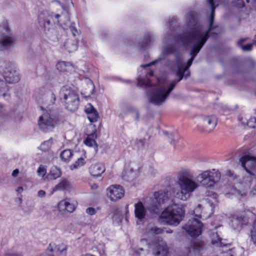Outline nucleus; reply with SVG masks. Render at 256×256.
I'll list each match as a JSON object with an SVG mask.
<instances>
[{"mask_svg":"<svg viewBox=\"0 0 256 256\" xmlns=\"http://www.w3.org/2000/svg\"><path fill=\"white\" fill-rule=\"evenodd\" d=\"M208 4L211 8V14L209 21V28L204 30L202 26L198 24L192 18V24H190V31L184 32L178 40H176V46L168 47L162 52L160 56L157 60L146 65H142V67H147L154 64L158 62L164 60L166 55L172 54L176 50L179 44H181L184 46H192L190 54L192 56V58L195 57L200 51L204 44L210 36V33L212 36L217 35L222 32V28L218 26L213 24L214 9L218 5V0H208Z\"/></svg>","mask_w":256,"mask_h":256,"instance_id":"obj_1","label":"nucleus"},{"mask_svg":"<svg viewBox=\"0 0 256 256\" xmlns=\"http://www.w3.org/2000/svg\"><path fill=\"white\" fill-rule=\"evenodd\" d=\"M176 184L180 188V192L177 193V196L182 200H188L192 193L199 186L198 184L194 180L193 173L188 170L180 172L177 176Z\"/></svg>","mask_w":256,"mask_h":256,"instance_id":"obj_2","label":"nucleus"},{"mask_svg":"<svg viewBox=\"0 0 256 256\" xmlns=\"http://www.w3.org/2000/svg\"><path fill=\"white\" fill-rule=\"evenodd\" d=\"M184 216V208L181 206L174 204L164 210L159 216L158 220L161 223L168 225H178Z\"/></svg>","mask_w":256,"mask_h":256,"instance_id":"obj_3","label":"nucleus"},{"mask_svg":"<svg viewBox=\"0 0 256 256\" xmlns=\"http://www.w3.org/2000/svg\"><path fill=\"white\" fill-rule=\"evenodd\" d=\"M176 85V82H172L168 86L154 88L149 94V102L157 106L163 104L166 102Z\"/></svg>","mask_w":256,"mask_h":256,"instance_id":"obj_4","label":"nucleus"},{"mask_svg":"<svg viewBox=\"0 0 256 256\" xmlns=\"http://www.w3.org/2000/svg\"><path fill=\"white\" fill-rule=\"evenodd\" d=\"M60 99L66 104V108L70 111H74L78 108L79 98L78 94L70 87L64 86L61 89Z\"/></svg>","mask_w":256,"mask_h":256,"instance_id":"obj_5","label":"nucleus"},{"mask_svg":"<svg viewBox=\"0 0 256 256\" xmlns=\"http://www.w3.org/2000/svg\"><path fill=\"white\" fill-rule=\"evenodd\" d=\"M220 178V173L214 169L202 171L198 176V182L202 186L206 188L214 186Z\"/></svg>","mask_w":256,"mask_h":256,"instance_id":"obj_6","label":"nucleus"},{"mask_svg":"<svg viewBox=\"0 0 256 256\" xmlns=\"http://www.w3.org/2000/svg\"><path fill=\"white\" fill-rule=\"evenodd\" d=\"M54 18L56 20V22L60 26H62L64 28H66L69 24L70 16L68 13H64L62 14H56L53 12L49 14L48 17L44 21V28L45 31L49 32L52 29L54 26V22H51Z\"/></svg>","mask_w":256,"mask_h":256,"instance_id":"obj_7","label":"nucleus"},{"mask_svg":"<svg viewBox=\"0 0 256 256\" xmlns=\"http://www.w3.org/2000/svg\"><path fill=\"white\" fill-rule=\"evenodd\" d=\"M198 128L206 132H212L217 124V118L214 115L200 116L196 121Z\"/></svg>","mask_w":256,"mask_h":256,"instance_id":"obj_8","label":"nucleus"},{"mask_svg":"<svg viewBox=\"0 0 256 256\" xmlns=\"http://www.w3.org/2000/svg\"><path fill=\"white\" fill-rule=\"evenodd\" d=\"M168 192L166 190H160L154 194V198L152 200L148 208L156 213L159 210V207L164 204L168 199Z\"/></svg>","mask_w":256,"mask_h":256,"instance_id":"obj_9","label":"nucleus"},{"mask_svg":"<svg viewBox=\"0 0 256 256\" xmlns=\"http://www.w3.org/2000/svg\"><path fill=\"white\" fill-rule=\"evenodd\" d=\"M239 160L242 166L248 173L250 175H254V170L256 167V157L252 156L250 153H244L240 158Z\"/></svg>","mask_w":256,"mask_h":256,"instance_id":"obj_10","label":"nucleus"},{"mask_svg":"<svg viewBox=\"0 0 256 256\" xmlns=\"http://www.w3.org/2000/svg\"><path fill=\"white\" fill-rule=\"evenodd\" d=\"M16 38L10 33L8 27V24L4 22L0 26V42L5 47L12 46L14 41Z\"/></svg>","mask_w":256,"mask_h":256,"instance_id":"obj_11","label":"nucleus"},{"mask_svg":"<svg viewBox=\"0 0 256 256\" xmlns=\"http://www.w3.org/2000/svg\"><path fill=\"white\" fill-rule=\"evenodd\" d=\"M202 223L195 218L190 220L182 227L191 236H198L202 233Z\"/></svg>","mask_w":256,"mask_h":256,"instance_id":"obj_12","label":"nucleus"},{"mask_svg":"<svg viewBox=\"0 0 256 256\" xmlns=\"http://www.w3.org/2000/svg\"><path fill=\"white\" fill-rule=\"evenodd\" d=\"M38 124L40 129L46 132L52 131L54 127V119L48 113L44 114L39 118Z\"/></svg>","mask_w":256,"mask_h":256,"instance_id":"obj_13","label":"nucleus"},{"mask_svg":"<svg viewBox=\"0 0 256 256\" xmlns=\"http://www.w3.org/2000/svg\"><path fill=\"white\" fill-rule=\"evenodd\" d=\"M124 190L120 185H112L106 190V195L112 201H116L124 196Z\"/></svg>","mask_w":256,"mask_h":256,"instance_id":"obj_14","label":"nucleus"},{"mask_svg":"<svg viewBox=\"0 0 256 256\" xmlns=\"http://www.w3.org/2000/svg\"><path fill=\"white\" fill-rule=\"evenodd\" d=\"M169 248L163 240H158L154 244L152 254L154 256H167Z\"/></svg>","mask_w":256,"mask_h":256,"instance_id":"obj_15","label":"nucleus"},{"mask_svg":"<svg viewBox=\"0 0 256 256\" xmlns=\"http://www.w3.org/2000/svg\"><path fill=\"white\" fill-rule=\"evenodd\" d=\"M191 58L188 61L186 64H181L179 62H178V71L176 72V76L178 78V80L176 82V83L180 82L183 78L185 76L187 78L190 76V72L188 70V68L191 66L192 62L194 58H192V56L191 55ZM175 82H176L174 81Z\"/></svg>","mask_w":256,"mask_h":256,"instance_id":"obj_16","label":"nucleus"},{"mask_svg":"<svg viewBox=\"0 0 256 256\" xmlns=\"http://www.w3.org/2000/svg\"><path fill=\"white\" fill-rule=\"evenodd\" d=\"M142 169V166H136L134 164L132 166L126 170L122 175L124 180L127 182H131L138 177L140 175Z\"/></svg>","mask_w":256,"mask_h":256,"instance_id":"obj_17","label":"nucleus"},{"mask_svg":"<svg viewBox=\"0 0 256 256\" xmlns=\"http://www.w3.org/2000/svg\"><path fill=\"white\" fill-rule=\"evenodd\" d=\"M4 77L8 83H16L19 81L20 76L18 72L14 68L6 69L4 73Z\"/></svg>","mask_w":256,"mask_h":256,"instance_id":"obj_18","label":"nucleus"},{"mask_svg":"<svg viewBox=\"0 0 256 256\" xmlns=\"http://www.w3.org/2000/svg\"><path fill=\"white\" fill-rule=\"evenodd\" d=\"M249 222V218L246 216H240L232 220V224L234 228H238L242 225H246Z\"/></svg>","mask_w":256,"mask_h":256,"instance_id":"obj_19","label":"nucleus"},{"mask_svg":"<svg viewBox=\"0 0 256 256\" xmlns=\"http://www.w3.org/2000/svg\"><path fill=\"white\" fill-rule=\"evenodd\" d=\"M90 172L94 176H100L104 171L105 168L101 164H92L89 168Z\"/></svg>","mask_w":256,"mask_h":256,"instance_id":"obj_20","label":"nucleus"},{"mask_svg":"<svg viewBox=\"0 0 256 256\" xmlns=\"http://www.w3.org/2000/svg\"><path fill=\"white\" fill-rule=\"evenodd\" d=\"M135 216L138 220H143L146 214V209L142 202H138L134 204Z\"/></svg>","mask_w":256,"mask_h":256,"instance_id":"obj_21","label":"nucleus"},{"mask_svg":"<svg viewBox=\"0 0 256 256\" xmlns=\"http://www.w3.org/2000/svg\"><path fill=\"white\" fill-rule=\"evenodd\" d=\"M204 248V243L202 241L196 240L192 242L190 246L188 248V252H192L197 253L200 252Z\"/></svg>","mask_w":256,"mask_h":256,"instance_id":"obj_22","label":"nucleus"},{"mask_svg":"<svg viewBox=\"0 0 256 256\" xmlns=\"http://www.w3.org/2000/svg\"><path fill=\"white\" fill-rule=\"evenodd\" d=\"M58 208L60 210H64L70 213L75 210L74 205L66 200H61L58 204Z\"/></svg>","mask_w":256,"mask_h":256,"instance_id":"obj_23","label":"nucleus"},{"mask_svg":"<svg viewBox=\"0 0 256 256\" xmlns=\"http://www.w3.org/2000/svg\"><path fill=\"white\" fill-rule=\"evenodd\" d=\"M242 185L240 186V188L239 189H236L235 188H234L232 190V194L240 196V197H243L246 196V194L250 188V184L248 183L246 184L244 188H242Z\"/></svg>","mask_w":256,"mask_h":256,"instance_id":"obj_24","label":"nucleus"},{"mask_svg":"<svg viewBox=\"0 0 256 256\" xmlns=\"http://www.w3.org/2000/svg\"><path fill=\"white\" fill-rule=\"evenodd\" d=\"M56 68L62 72H68L72 70V65L68 62H60L56 64Z\"/></svg>","mask_w":256,"mask_h":256,"instance_id":"obj_25","label":"nucleus"},{"mask_svg":"<svg viewBox=\"0 0 256 256\" xmlns=\"http://www.w3.org/2000/svg\"><path fill=\"white\" fill-rule=\"evenodd\" d=\"M238 120L244 125H246L250 128H254L256 127V117L251 118L248 120L244 118L242 116H240Z\"/></svg>","mask_w":256,"mask_h":256,"instance_id":"obj_26","label":"nucleus"},{"mask_svg":"<svg viewBox=\"0 0 256 256\" xmlns=\"http://www.w3.org/2000/svg\"><path fill=\"white\" fill-rule=\"evenodd\" d=\"M64 46L70 52H73L78 48V42L76 40H68L65 42Z\"/></svg>","mask_w":256,"mask_h":256,"instance_id":"obj_27","label":"nucleus"},{"mask_svg":"<svg viewBox=\"0 0 256 256\" xmlns=\"http://www.w3.org/2000/svg\"><path fill=\"white\" fill-rule=\"evenodd\" d=\"M61 171L60 168L56 166H53L51 168L50 174L48 175L49 180H56L61 176Z\"/></svg>","mask_w":256,"mask_h":256,"instance_id":"obj_28","label":"nucleus"},{"mask_svg":"<svg viewBox=\"0 0 256 256\" xmlns=\"http://www.w3.org/2000/svg\"><path fill=\"white\" fill-rule=\"evenodd\" d=\"M70 188V184L66 180H62L59 184L55 186L53 189V191H57L60 190H64Z\"/></svg>","mask_w":256,"mask_h":256,"instance_id":"obj_29","label":"nucleus"},{"mask_svg":"<svg viewBox=\"0 0 256 256\" xmlns=\"http://www.w3.org/2000/svg\"><path fill=\"white\" fill-rule=\"evenodd\" d=\"M72 156V151L70 150H63L60 154V158L64 162H68Z\"/></svg>","mask_w":256,"mask_h":256,"instance_id":"obj_30","label":"nucleus"},{"mask_svg":"<svg viewBox=\"0 0 256 256\" xmlns=\"http://www.w3.org/2000/svg\"><path fill=\"white\" fill-rule=\"evenodd\" d=\"M250 240L256 246V220L253 223L252 228L250 230Z\"/></svg>","mask_w":256,"mask_h":256,"instance_id":"obj_31","label":"nucleus"},{"mask_svg":"<svg viewBox=\"0 0 256 256\" xmlns=\"http://www.w3.org/2000/svg\"><path fill=\"white\" fill-rule=\"evenodd\" d=\"M92 137H96V135L95 133L92 134L88 136L86 140H84V144L88 146H93L96 145V142L93 138H92L90 136Z\"/></svg>","mask_w":256,"mask_h":256,"instance_id":"obj_32","label":"nucleus"},{"mask_svg":"<svg viewBox=\"0 0 256 256\" xmlns=\"http://www.w3.org/2000/svg\"><path fill=\"white\" fill-rule=\"evenodd\" d=\"M145 142V138H136L134 141V146L138 150L142 149L144 147Z\"/></svg>","mask_w":256,"mask_h":256,"instance_id":"obj_33","label":"nucleus"},{"mask_svg":"<svg viewBox=\"0 0 256 256\" xmlns=\"http://www.w3.org/2000/svg\"><path fill=\"white\" fill-rule=\"evenodd\" d=\"M153 41L152 38L149 34H148L145 35L144 40L142 42H140V44L142 47H144L150 45Z\"/></svg>","mask_w":256,"mask_h":256,"instance_id":"obj_34","label":"nucleus"},{"mask_svg":"<svg viewBox=\"0 0 256 256\" xmlns=\"http://www.w3.org/2000/svg\"><path fill=\"white\" fill-rule=\"evenodd\" d=\"M99 115L96 110L88 114V118L91 122H94L98 120Z\"/></svg>","mask_w":256,"mask_h":256,"instance_id":"obj_35","label":"nucleus"},{"mask_svg":"<svg viewBox=\"0 0 256 256\" xmlns=\"http://www.w3.org/2000/svg\"><path fill=\"white\" fill-rule=\"evenodd\" d=\"M214 237L215 236L216 238V240L212 239V242L213 244L216 245V246H220V247L224 246H227L226 244H225L224 242H222V238H219L218 236L217 235V234H216L215 236L214 235Z\"/></svg>","mask_w":256,"mask_h":256,"instance_id":"obj_36","label":"nucleus"},{"mask_svg":"<svg viewBox=\"0 0 256 256\" xmlns=\"http://www.w3.org/2000/svg\"><path fill=\"white\" fill-rule=\"evenodd\" d=\"M163 230L157 226H152L148 230V234H158L162 232Z\"/></svg>","mask_w":256,"mask_h":256,"instance_id":"obj_37","label":"nucleus"},{"mask_svg":"<svg viewBox=\"0 0 256 256\" xmlns=\"http://www.w3.org/2000/svg\"><path fill=\"white\" fill-rule=\"evenodd\" d=\"M52 144L50 140L48 141L44 142L40 146V148L43 151H46L48 150Z\"/></svg>","mask_w":256,"mask_h":256,"instance_id":"obj_38","label":"nucleus"},{"mask_svg":"<svg viewBox=\"0 0 256 256\" xmlns=\"http://www.w3.org/2000/svg\"><path fill=\"white\" fill-rule=\"evenodd\" d=\"M84 163V160L83 158H80L74 164L71 166V169L72 170V166H74V168H76L78 166H82Z\"/></svg>","mask_w":256,"mask_h":256,"instance_id":"obj_39","label":"nucleus"},{"mask_svg":"<svg viewBox=\"0 0 256 256\" xmlns=\"http://www.w3.org/2000/svg\"><path fill=\"white\" fill-rule=\"evenodd\" d=\"M70 22H69V24H68V26L66 27L68 28V27H70V30L72 32L73 36H76L77 34H78V31L76 30V26H74V24H72L70 26H69Z\"/></svg>","mask_w":256,"mask_h":256,"instance_id":"obj_40","label":"nucleus"},{"mask_svg":"<svg viewBox=\"0 0 256 256\" xmlns=\"http://www.w3.org/2000/svg\"><path fill=\"white\" fill-rule=\"evenodd\" d=\"M138 84L140 86L145 85L146 86H152V84L150 80H148L147 82L145 83L142 78H138Z\"/></svg>","mask_w":256,"mask_h":256,"instance_id":"obj_41","label":"nucleus"},{"mask_svg":"<svg viewBox=\"0 0 256 256\" xmlns=\"http://www.w3.org/2000/svg\"><path fill=\"white\" fill-rule=\"evenodd\" d=\"M169 137L170 138L171 140L170 143L172 144H174L178 142L179 140V136L177 135H174L172 134H170Z\"/></svg>","mask_w":256,"mask_h":256,"instance_id":"obj_42","label":"nucleus"},{"mask_svg":"<svg viewBox=\"0 0 256 256\" xmlns=\"http://www.w3.org/2000/svg\"><path fill=\"white\" fill-rule=\"evenodd\" d=\"M233 5L236 7L240 8L244 6V2L242 0H236L233 2Z\"/></svg>","mask_w":256,"mask_h":256,"instance_id":"obj_43","label":"nucleus"},{"mask_svg":"<svg viewBox=\"0 0 256 256\" xmlns=\"http://www.w3.org/2000/svg\"><path fill=\"white\" fill-rule=\"evenodd\" d=\"M37 172L39 176H44L46 174V169L43 166H40Z\"/></svg>","mask_w":256,"mask_h":256,"instance_id":"obj_44","label":"nucleus"},{"mask_svg":"<svg viewBox=\"0 0 256 256\" xmlns=\"http://www.w3.org/2000/svg\"><path fill=\"white\" fill-rule=\"evenodd\" d=\"M86 112L87 114H90L91 112H93L96 111V110L94 108V107L90 104H88L86 106Z\"/></svg>","mask_w":256,"mask_h":256,"instance_id":"obj_45","label":"nucleus"},{"mask_svg":"<svg viewBox=\"0 0 256 256\" xmlns=\"http://www.w3.org/2000/svg\"><path fill=\"white\" fill-rule=\"evenodd\" d=\"M252 44H249L244 46H240V47L244 51H250L252 49Z\"/></svg>","mask_w":256,"mask_h":256,"instance_id":"obj_46","label":"nucleus"},{"mask_svg":"<svg viewBox=\"0 0 256 256\" xmlns=\"http://www.w3.org/2000/svg\"><path fill=\"white\" fill-rule=\"evenodd\" d=\"M86 212L90 215H94L96 214V210L93 208H88L86 210Z\"/></svg>","mask_w":256,"mask_h":256,"instance_id":"obj_47","label":"nucleus"},{"mask_svg":"<svg viewBox=\"0 0 256 256\" xmlns=\"http://www.w3.org/2000/svg\"><path fill=\"white\" fill-rule=\"evenodd\" d=\"M46 194V192L44 190H40L38 192V196L40 197H44Z\"/></svg>","mask_w":256,"mask_h":256,"instance_id":"obj_48","label":"nucleus"},{"mask_svg":"<svg viewBox=\"0 0 256 256\" xmlns=\"http://www.w3.org/2000/svg\"><path fill=\"white\" fill-rule=\"evenodd\" d=\"M19 173V170L18 169L14 170L12 172V176L14 177H16Z\"/></svg>","mask_w":256,"mask_h":256,"instance_id":"obj_49","label":"nucleus"},{"mask_svg":"<svg viewBox=\"0 0 256 256\" xmlns=\"http://www.w3.org/2000/svg\"><path fill=\"white\" fill-rule=\"evenodd\" d=\"M6 256H22L21 254L8 253Z\"/></svg>","mask_w":256,"mask_h":256,"instance_id":"obj_50","label":"nucleus"},{"mask_svg":"<svg viewBox=\"0 0 256 256\" xmlns=\"http://www.w3.org/2000/svg\"><path fill=\"white\" fill-rule=\"evenodd\" d=\"M62 246V249L61 250H60V248H58V249H57V250H58V251H60V253L62 252L64 250H66V247H65L64 246Z\"/></svg>","mask_w":256,"mask_h":256,"instance_id":"obj_51","label":"nucleus"},{"mask_svg":"<svg viewBox=\"0 0 256 256\" xmlns=\"http://www.w3.org/2000/svg\"><path fill=\"white\" fill-rule=\"evenodd\" d=\"M23 190V188L22 187V186H20L18 187L17 190H16V191L18 192H21Z\"/></svg>","mask_w":256,"mask_h":256,"instance_id":"obj_52","label":"nucleus"},{"mask_svg":"<svg viewBox=\"0 0 256 256\" xmlns=\"http://www.w3.org/2000/svg\"><path fill=\"white\" fill-rule=\"evenodd\" d=\"M246 40V39H245V38H242L238 40V43L239 44H242V42H244Z\"/></svg>","mask_w":256,"mask_h":256,"instance_id":"obj_53","label":"nucleus"},{"mask_svg":"<svg viewBox=\"0 0 256 256\" xmlns=\"http://www.w3.org/2000/svg\"><path fill=\"white\" fill-rule=\"evenodd\" d=\"M208 203L210 204V206L212 210H213L214 208V205L212 202H208Z\"/></svg>","mask_w":256,"mask_h":256,"instance_id":"obj_54","label":"nucleus"},{"mask_svg":"<svg viewBox=\"0 0 256 256\" xmlns=\"http://www.w3.org/2000/svg\"><path fill=\"white\" fill-rule=\"evenodd\" d=\"M176 20L174 19V20H172L171 22V24H170V26H172V24H173L174 23H176Z\"/></svg>","mask_w":256,"mask_h":256,"instance_id":"obj_55","label":"nucleus"},{"mask_svg":"<svg viewBox=\"0 0 256 256\" xmlns=\"http://www.w3.org/2000/svg\"><path fill=\"white\" fill-rule=\"evenodd\" d=\"M248 178V181L250 182L251 180H252V178H251V177H250V178ZM248 180H246V181H248Z\"/></svg>","mask_w":256,"mask_h":256,"instance_id":"obj_56","label":"nucleus"},{"mask_svg":"<svg viewBox=\"0 0 256 256\" xmlns=\"http://www.w3.org/2000/svg\"><path fill=\"white\" fill-rule=\"evenodd\" d=\"M149 75H150V76H153V72H149Z\"/></svg>","mask_w":256,"mask_h":256,"instance_id":"obj_57","label":"nucleus"},{"mask_svg":"<svg viewBox=\"0 0 256 256\" xmlns=\"http://www.w3.org/2000/svg\"><path fill=\"white\" fill-rule=\"evenodd\" d=\"M138 251H143V248H140L138 249Z\"/></svg>","mask_w":256,"mask_h":256,"instance_id":"obj_58","label":"nucleus"},{"mask_svg":"<svg viewBox=\"0 0 256 256\" xmlns=\"http://www.w3.org/2000/svg\"><path fill=\"white\" fill-rule=\"evenodd\" d=\"M2 106L0 105V113L2 112Z\"/></svg>","mask_w":256,"mask_h":256,"instance_id":"obj_59","label":"nucleus"},{"mask_svg":"<svg viewBox=\"0 0 256 256\" xmlns=\"http://www.w3.org/2000/svg\"><path fill=\"white\" fill-rule=\"evenodd\" d=\"M196 216H198V218H200V215H198V214H196Z\"/></svg>","mask_w":256,"mask_h":256,"instance_id":"obj_60","label":"nucleus"},{"mask_svg":"<svg viewBox=\"0 0 256 256\" xmlns=\"http://www.w3.org/2000/svg\"><path fill=\"white\" fill-rule=\"evenodd\" d=\"M66 0V2H70V1L71 0Z\"/></svg>","mask_w":256,"mask_h":256,"instance_id":"obj_61","label":"nucleus"},{"mask_svg":"<svg viewBox=\"0 0 256 256\" xmlns=\"http://www.w3.org/2000/svg\"><path fill=\"white\" fill-rule=\"evenodd\" d=\"M41 18H42L41 16H40V20H41Z\"/></svg>","mask_w":256,"mask_h":256,"instance_id":"obj_62","label":"nucleus"},{"mask_svg":"<svg viewBox=\"0 0 256 256\" xmlns=\"http://www.w3.org/2000/svg\"><path fill=\"white\" fill-rule=\"evenodd\" d=\"M198 207L200 208V205L198 204Z\"/></svg>","mask_w":256,"mask_h":256,"instance_id":"obj_63","label":"nucleus"},{"mask_svg":"<svg viewBox=\"0 0 256 256\" xmlns=\"http://www.w3.org/2000/svg\"><path fill=\"white\" fill-rule=\"evenodd\" d=\"M247 2H249V0H246Z\"/></svg>","mask_w":256,"mask_h":256,"instance_id":"obj_64","label":"nucleus"}]
</instances>
